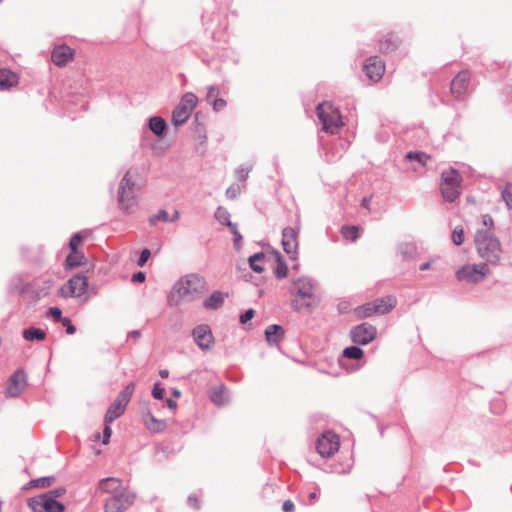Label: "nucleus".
Masks as SVG:
<instances>
[{
    "label": "nucleus",
    "mask_w": 512,
    "mask_h": 512,
    "mask_svg": "<svg viewBox=\"0 0 512 512\" xmlns=\"http://www.w3.org/2000/svg\"><path fill=\"white\" fill-rule=\"evenodd\" d=\"M206 291L205 280L197 274H190L177 281L168 296L170 306L192 302Z\"/></svg>",
    "instance_id": "obj_2"
},
{
    "label": "nucleus",
    "mask_w": 512,
    "mask_h": 512,
    "mask_svg": "<svg viewBox=\"0 0 512 512\" xmlns=\"http://www.w3.org/2000/svg\"><path fill=\"white\" fill-rule=\"evenodd\" d=\"M143 421L146 428L153 433H159L166 429L165 421L157 419L150 411L143 414Z\"/></svg>",
    "instance_id": "obj_20"
},
{
    "label": "nucleus",
    "mask_w": 512,
    "mask_h": 512,
    "mask_svg": "<svg viewBox=\"0 0 512 512\" xmlns=\"http://www.w3.org/2000/svg\"><path fill=\"white\" fill-rule=\"evenodd\" d=\"M398 47V38L388 35L384 40L380 41V50L383 52L393 51Z\"/></svg>",
    "instance_id": "obj_33"
},
{
    "label": "nucleus",
    "mask_w": 512,
    "mask_h": 512,
    "mask_svg": "<svg viewBox=\"0 0 512 512\" xmlns=\"http://www.w3.org/2000/svg\"><path fill=\"white\" fill-rule=\"evenodd\" d=\"M374 302V311H376V314H385L388 313L391 309H393L396 304L397 300L392 295H387L385 297L376 299Z\"/></svg>",
    "instance_id": "obj_21"
},
{
    "label": "nucleus",
    "mask_w": 512,
    "mask_h": 512,
    "mask_svg": "<svg viewBox=\"0 0 512 512\" xmlns=\"http://www.w3.org/2000/svg\"><path fill=\"white\" fill-rule=\"evenodd\" d=\"M254 314H255V312L253 309L246 310L243 314L240 315V322L242 324L247 323L254 317Z\"/></svg>",
    "instance_id": "obj_58"
},
{
    "label": "nucleus",
    "mask_w": 512,
    "mask_h": 512,
    "mask_svg": "<svg viewBox=\"0 0 512 512\" xmlns=\"http://www.w3.org/2000/svg\"><path fill=\"white\" fill-rule=\"evenodd\" d=\"M197 103H198L197 96L192 92H187L182 96L179 104H181L182 106H184L185 108H187L189 111L192 112L193 109L196 107Z\"/></svg>",
    "instance_id": "obj_32"
},
{
    "label": "nucleus",
    "mask_w": 512,
    "mask_h": 512,
    "mask_svg": "<svg viewBox=\"0 0 512 512\" xmlns=\"http://www.w3.org/2000/svg\"><path fill=\"white\" fill-rule=\"evenodd\" d=\"M502 200L508 209H512V184L507 183L501 192Z\"/></svg>",
    "instance_id": "obj_41"
},
{
    "label": "nucleus",
    "mask_w": 512,
    "mask_h": 512,
    "mask_svg": "<svg viewBox=\"0 0 512 512\" xmlns=\"http://www.w3.org/2000/svg\"><path fill=\"white\" fill-rule=\"evenodd\" d=\"M99 490L107 493L108 496L113 495L123 489L121 481L118 478L110 477L102 479L98 484Z\"/></svg>",
    "instance_id": "obj_19"
},
{
    "label": "nucleus",
    "mask_w": 512,
    "mask_h": 512,
    "mask_svg": "<svg viewBox=\"0 0 512 512\" xmlns=\"http://www.w3.org/2000/svg\"><path fill=\"white\" fill-rule=\"evenodd\" d=\"M23 337L27 341H41L45 339L46 333L40 328L29 327L23 331Z\"/></svg>",
    "instance_id": "obj_28"
},
{
    "label": "nucleus",
    "mask_w": 512,
    "mask_h": 512,
    "mask_svg": "<svg viewBox=\"0 0 512 512\" xmlns=\"http://www.w3.org/2000/svg\"><path fill=\"white\" fill-rule=\"evenodd\" d=\"M452 241L455 245L460 246L464 242V231L460 227H456L452 232Z\"/></svg>",
    "instance_id": "obj_44"
},
{
    "label": "nucleus",
    "mask_w": 512,
    "mask_h": 512,
    "mask_svg": "<svg viewBox=\"0 0 512 512\" xmlns=\"http://www.w3.org/2000/svg\"><path fill=\"white\" fill-rule=\"evenodd\" d=\"M298 232L291 227H286L282 231V245L284 251L290 256L291 259H295L298 250Z\"/></svg>",
    "instance_id": "obj_15"
},
{
    "label": "nucleus",
    "mask_w": 512,
    "mask_h": 512,
    "mask_svg": "<svg viewBox=\"0 0 512 512\" xmlns=\"http://www.w3.org/2000/svg\"><path fill=\"white\" fill-rule=\"evenodd\" d=\"M377 334L375 326L367 322L353 327L350 331L351 339L359 345H367L372 342Z\"/></svg>",
    "instance_id": "obj_11"
},
{
    "label": "nucleus",
    "mask_w": 512,
    "mask_h": 512,
    "mask_svg": "<svg viewBox=\"0 0 512 512\" xmlns=\"http://www.w3.org/2000/svg\"><path fill=\"white\" fill-rule=\"evenodd\" d=\"M65 493H66V489L64 487H58L56 489L46 492L45 494L47 497H50V498L56 500V498L62 497Z\"/></svg>",
    "instance_id": "obj_50"
},
{
    "label": "nucleus",
    "mask_w": 512,
    "mask_h": 512,
    "mask_svg": "<svg viewBox=\"0 0 512 512\" xmlns=\"http://www.w3.org/2000/svg\"><path fill=\"white\" fill-rule=\"evenodd\" d=\"M343 356L349 359H360L363 356V350L358 346H350L344 349Z\"/></svg>",
    "instance_id": "obj_39"
},
{
    "label": "nucleus",
    "mask_w": 512,
    "mask_h": 512,
    "mask_svg": "<svg viewBox=\"0 0 512 512\" xmlns=\"http://www.w3.org/2000/svg\"><path fill=\"white\" fill-rule=\"evenodd\" d=\"M135 390V384L129 383L109 406L104 417V422L113 423L124 412Z\"/></svg>",
    "instance_id": "obj_7"
},
{
    "label": "nucleus",
    "mask_w": 512,
    "mask_h": 512,
    "mask_svg": "<svg viewBox=\"0 0 512 512\" xmlns=\"http://www.w3.org/2000/svg\"><path fill=\"white\" fill-rule=\"evenodd\" d=\"M192 336L198 347L203 351L210 350L214 343L212 331L210 327L205 324L196 326L192 331Z\"/></svg>",
    "instance_id": "obj_14"
},
{
    "label": "nucleus",
    "mask_w": 512,
    "mask_h": 512,
    "mask_svg": "<svg viewBox=\"0 0 512 512\" xmlns=\"http://www.w3.org/2000/svg\"><path fill=\"white\" fill-rule=\"evenodd\" d=\"M461 175L455 169L445 170L441 174V194L448 202H454L461 193Z\"/></svg>",
    "instance_id": "obj_6"
},
{
    "label": "nucleus",
    "mask_w": 512,
    "mask_h": 512,
    "mask_svg": "<svg viewBox=\"0 0 512 512\" xmlns=\"http://www.w3.org/2000/svg\"><path fill=\"white\" fill-rule=\"evenodd\" d=\"M288 268L284 261H282L280 258L278 259V264L275 268V276L278 279L284 278L287 276Z\"/></svg>",
    "instance_id": "obj_43"
},
{
    "label": "nucleus",
    "mask_w": 512,
    "mask_h": 512,
    "mask_svg": "<svg viewBox=\"0 0 512 512\" xmlns=\"http://www.w3.org/2000/svg\"><path fill=\"white\" fill-rule=\"evenodd\" d=\"M251 170V167H239L235 170L236 178L239 181H246L248 178V174Z\"/></svg>",
    "instance_id": "obj_48"
},
{
    "label": "nucleus",
    "mask_w": 512,
    "mask_h": 512,
    "mask_svg": "<svg viewBox=\"0 0 512 512\" xmlns=\"http://www.w3.org/2000/svg\"><path fill=\"white\" fill-rule=\"evenodd\" d=\"M72 56V49L66 45H61L54 48L51 57L55 65L62 67L72 59Z\"/></svg>",
    "instance_id": "obj_18"
},
{
    "label": "nucleus",
    "mask_w": 512,
    "mask_h": 512,
    "mask_svg": "<svg viewBox=\"0 0 512 512\" xmlns=\"http://www.w3.org/2000/svg\"><path fill=\"white\" fill-rule=\"evenodd\" d=\"M399 252L403 255L404 258L411 257L415 252V246L410 243H405L399 246Z\"/></svg>",
    "instance_id": "obj_45"
},
{
    "label": "nucleus",
    "mask_w": 512,
    "mask_h": 512,
    "mask_svg": "<svg viewBox=\"0 0 512 512\" xmlns=\"http://www.w3.org/2000/svg\"><path fill=\"white\" fill-rule=\"evenodd\" d=\"M27 376L24 370H16L8 380L5 393L8 397H18L26 388Z\"/></svg>",
    "instance_id": "obj_13"
},
{
    "label": "nucleus",
    "mask_w": 512,
    "mask_h": 512,
    "mask_svg": "<svg viewBox=\"0 0 512 512\" xmlns=\"http://www.w3.org/2000/svg\"><path fill=\"white\" fill-rule=\"evenodd\" d=\"M475 245L478 255L488 264H499L502 256V246L493 231L478 230L475 235Z\"/></svg>",
    "instance_id": "obj_3"
},
{
    "label": "nucleus",
    "mask_w": 512,
    "mask_h": 512,
    "mask_svg": "<svg viewBox=\"0 0 512 512\" xmlns=\"http://www.w3.org/2000/svg\"><path fill=\"white\" fill-rule=\"evenodd\" d=\"M104 423H105V427H104V430H103V440H102V443L103 444H108L109 440H110V437H111V434H112V429L110 427V425L112 423H108V422H104Z\"/></svg>",
    "instance_id": "obj_55"
},
{
    "label": "nucleus",
    "mask_w": 512,
    "mask_h": 512,
    "mask_svg": "<svg viewBox=\"0 0 512 512\" xmlns=\"http://www.w3.org/2000/svg\"><path fill=\"white\" fill-rule=\"evenodd\" d=\"M370 201H371V197H364L361 201V206L365 209H370Z\"/></svg>",
    "instance_id": "obj_63"
},
{
    "label": "nucleus",
    "mask_w": 512,
    "mask_h": 512,
    "mask_svg": "<svg viewBox=\"0 0 512 512\" xmlns=\"http://www.w3.org/2000/svg\"><path fill=\"white\" fill-rule=\"evenodd\" d=\"M67 268H75L84 264V255L79 253L78 250L75 252L71 251L65 260Z\"/></svg>",
    "instance_id": "obj_30"
},
{
    "label": "nucleus",
    "mask_w": 512,
    "mask_h": 512,
    "mask_svg": "<svg viewBox=\"0 0 512 512\" xmlns=\"http://www.w3.org/2000/svg\"><path fill=\"white\" fill-rule=\"evenodd\" d=\"M44 512H64L65 506L55 499L46 497Z\"/></svg>",
    "instance_id": "obj_36"
},
{
    "label": "nucleus",
    "mask_w": 512,
    "mask_h": 512,
    "mask_svg": "<svg viewBox=\"0 0 512 512\" xmlns=\"http://www.w3.org/2000/svg\"><path fill=\"white\" fill-rule=\"evenodd\" d=\"M295 506L294 503L291 500H286L283 503L282 510L284 512H294Z\"/></svg>",
    "instance_id": "obj_61"
},
{
    "label": "nucleus",
    "mask_w": 512,
    "mask_h": 512,
    "mask_svg": "<svg viewBox=\"0 0 512 512\" xmlns=\"http://www.w3.org/2000/svg\"><path fill=\"white\" fill-rule=\"evenodd\" d=\"M150 255H151V252H150L149 249H147V248L143 249L141 251V254H140L139 259L137 261V265L140 266V267H143L147 263Z\"/></svg>",
    "instance_id": "obj_52"
},
{
    "label": "nucleus",
    "mask_w": 512,
    "mask_h": 512,
    "mask_svg": "<svg viewBox=\"0 0 512 512\" xmlns=\"http://www.w3.org/2000/svg\"><path fill=\"white\" fill-rule=\"evenodd\" d=\"M191 115V111H189L187 108L182 106L181 104H178L176 108L172 112V124L175 127L183 125L188 118Z\"/></svg>",
    "instance_id": "obj_24"
},
{
    "label": "nucleus",
    "mask_w": 512,
    "mask_h": 512,
    "mask_svg": "<svg viewBox=\"0 0 512 512\" xmlns=\"http://www.w3.org/2000/svg\"><path fill=\"white\" fill-rule=\"evenodd\" d=\"M211 401L218 406L225 405L228 402V393L224 386L215 387L211 391Z\"/></svg>",
    "instance_id": "obj_27"
},
{
    "label": "nucleus",
    "mask_w": 512,
    "mask_h": 512,
    "mask_svg": "<svg viewBox=\"0 0 512 512\" xmlns=\"http://www.w3.org/2000/svg\"><path fill=\"white\" fill-rule=\"evenodd\" d=\"M46 494H42V495H39V496H35V497H31L29 500H28V507L33 511V512H44V509H45V502H46Z\"/></svg>",
    "instance_id": "obj_29"
},
{
    "label": "nucleus",
    "mask_w": 512,
    "mask_h": 512,
    "mask_svg": "<svg viewBox=\"0 0 512 512\" xmlns=\"http://www.w3.org/2000/svg\"><path fill=\"white\" fill-rule=\"evenodd\" d=\"M225 294H223L222 292L220 291H215L213 292L210 297H208L203 305L205 308L207 309H212V310H216L218 308H220L223 303H224V300H225Z\"/></svg>",
    "instance_id": "obj_26"
},
{
    "label": "nucleus",
    "mask_w": 512,
    "mask_h": 512,
    "mask_svg": "<svg viewBox=\"0 0 512 512\" xmlns=\"http://www.w3.org/2000/svg\"><path fill=\"white\" fill-rule=\"evenodd\" d=\"M316 114L323 130L328 133L335 134L343 126L340 112L329 102L318 104Z\"/></svg>",
    "instance_id": "obj_5"
},
{
    "label": "nucleus",
    "mask_w": 512,
    "mask_h": 512,
    "mask_svg": "<svg viewBox=\"0 0 512 512\" xmlns=\"http://www.w3.org/2000/svg\"><path fill=\"white\" fill-rule=\"evenodd\" d=\"M209 104H211L213 106V109L215 111H221L222 109L225 108L226 106V101L223 99V98H215L212 102H210Z\"/></svg>",
    "instance_id": "obj_54"
},
{
    "label": "nucleus",
    "mask_w": 512,
    "mask_h": 512,
    "mask_svg": "<svg viewBox=\"0 0 512 512\" xmlns=\"http://www.w3.org/2000/svg\"><path fill=\"white\" fill-rule=\"evenodd\" d=\"M339 446V438L332 432L324 433L316 442V450L322 457H331L338 451Z\"/></svg>",
    "instance_id": "obj_12"
},
{
    "label": "nucleus",
    "mask_w": 512,
    "mask_h": 512,
    "mask_svg": "<svg viewBox=\"0 0 512 512\" xmlns=\"http://www.w3.org/2000/svg\"><path fill=\"white\" fill-rule=\"evenodd\" d=\"M165 394L164 388L160 386L159 383H156L152 389V396L155 399L162 400Z\"/></svg>",
    "instance_id": "obj_53"
},
{
    "label": "nucleus",
    "mask_w": 512,
    "mask_h": 512,
    "mask_svg": "<svg viewBox=\"0 0 512 512\" xmlns=\"http://www.w3.org/2000/svg\"><path fill=\"white\" fill-rule=\"evenodd\" d=\"M149 129L158 137H162L165 134L167 124L166 121L158 116H153L148 122Z\"/></svg>",
    "instance_id": "obj_25"
},
{
    "label": "nucleus",
    "mask_w": 512,
    "mask_h": 512,
    "mask_svg": "<svg viewBox=\"0 0 512 512\" xmlns=\"http://www.w3.org/2000/svg\"><path fill=\"white\" fill-rule=\"evenodd\" d=\"M482 223L485 226L484 230H490V231L493 230L494 221L490 215H488V214L482 215Z\"/></svg>",
    "instance_id": "obj_56"
},
{
    "label": "nucleus",
    "mask_w": 512,
    "mask_h": 512,
    "mask_svg": "<svg viewBox=\"0 0 512 512\" xmlns=\"http://www.w3.org/2000/svg\"><path fill=\"white\" fill-rule=\"evenodd\" d=\"M289 293L291 295V308L298 313L311 314L321 302L318 283L308 276L292 279Z\"/></svg>",
    "instance_id": "obj_1"
},
{
    "label": "nucleus",
    "mask_w": 512,
    "mask_h": 512,
    "mask_svg": "<svg viewBox=\"0 0 512 512\" xmlns=\"http://www.w3.org/2000/svg\"><path fill=\"white\" fill-rule=\"evenodd\" d=\"M230 230L234 236V238H233L234 247H235V249L239 250L241 247L242 235L238 231L237 224L235 226H233L232 228H230Z\"/></svg>",
    "instance_id": "obj_49"
},
{
    "label": "nucleus",
    "mask_w": 512,
    "mask_h": 512,
    "mask_svg": "<svg viewBox=\"0 0 512 512\" xmlns=\"http://www.w3.org/2000/svg\"><path fill=\"white\" fill-rule=\"evenodd\" d=\"M343 237L347 240L355 241L359 237V227L357 226H344L341 229Z\"/></svg>",
    "instance_id": "obj_37"
},
{
    "label": "nucleus",
    "mask_w": 512,
    "mask_h": 512,
    "mask_svg": "<svg viewBox=\"0 0 512 512\" xmlns=\"http://www.w3.org/2000/svg\"><path fill=\"white\" fill-rule=\"evenodd\" d=\"M169 222V214L166 210L161 209L156 214H153L149 217V224L151 226L156 225L157 222Z\"/></svg>",
    "instance_id": "obj_40"
},
{
    "label": "nucleus",
    "mask_w": 512,
    "mask_h": 512,
    "mask_svg": "<svg viewBox=\"0 0 512 512\" xmlns=\"http://www.w3.org/2000/svg\"><path fill=\"white\" fill-rule=\"evenodd\" d=\"M284 335V329L280 325H270L265 330V337L269 345H277Z\"/></svg>",
    "instance_id": "obj_22"
},
{
    "label": "nucleus",
    "mask_w": 512,
    "mask_h": 512,
    "mask_svg": "<svg viewBox=\"0 0 512 512\" xmlns=\"http://www.w3.org/2000/svg\"><path fill=\"white\" fill-rule=\"evenodd\" d=\"M17 83V74L8 69H0V90H7Z\"/></svg>",
    "instance_id": "obj_23"
},
{
    "label": "nucleus",
    "mask_w": 512,
    "mask_h": 512,
    "mask_svg": "<svg viewBox=\"0 0 512 512\" xmlns=\"http://www.w3.org/2000/svg\"><path fill=\"white\" fill-rule=\"evenodd\" d=\"M264 258L265 255L263 252L255 253L254 255H251L249 257V265L254 272L261 273L264 270V267L258 263L262 261Z\"/></svg>",
    "instance_id": "obj_34"
},
{
    "label": "nucleus",
    "mask_w": 512,
    "mask_h": 512,
    "mask_svg": "<svg viewBox=\"0 0 512 512\" xmlns=\"http://www.w3.org/2000/svg\"><path fill=\"white\" fill-rule=\"evenodd\" d=\"M49 315L55 319V321H62V311L58 307H51L49 309Z\"/></svg>",
    "instance_id": "obj_59"
},
{
    "label": "nucleus",
    "mask_w": 512,
    "mask_h": 512,
    "mask_svg": "<svg viewBox=\"0 0 512 512\" xmlns=\"http://www.w3.org/2000/svg\"><path fill=\"white\" fill-rule=\"evenodd\" d=\"M54 481H55V478L53 476L41 477L38 479L31 480L28 485H29V487L46 488V487L51 486L54 483Z\"/></svg>",
    "instance_id": "obj_38"
},
{
    "label": "nucleus",
    "mask_w": 512,
    "mask_h": 512,
    "mask_svg": "<svg viewBox=\"0 0 512 512\" xmlns=\"http://www.w3.org/2000/svg\"><path fill=\"white\" fill-rule=\"evenodd\" d=\"M62 324L66 327L67 334L73 335L76 332V327L72 324L69 318H63Z\"/></svg>",
    "instance_id": "obj_57"
},
{
    "label": "nucleus",
    "mask_w": 512,
    "mask_h": 512,
    "mask_svg": "<svg viewBox=\"0 0 512 512\" xmlns=\"http://www.w3.org/2000/svg\"><path fill=\"white\" fill-rule=\"evenodd\" d=\"M81 240H82V236H81V234H80V233H76V234H74V235L71 237L70 241H69V247H70V250H71V251H73V252H75V251L77 250L78 245H79V243L81 242Z\"/></svg>",
    "instance_id": "obj_51"
},
{
    "label": "nucleus",
    "mask_w": 512,
    "mask_h": 512,
    "mask_svg": "<svg viewBox=\"0 0 512 512\" xmlns=\"http://www.w3.org/2000/svg\"><path fill=\"white\" fill-rule=\"evenodd\" d=\"M367 77L373 81H378L382 78L385 65L377 56L370 57L368 63L364 66Z\"/></svg>",
    "instance_id": "obj_16"
},
{
    "label": "nucleus",
    "mask_w": 512,
    "mask_h": 512,
    "mask_svg": "<svg viewBox=\"0 0 512 512\" xmlns=\"http://www.w3.org/2000/svg\"><path fill=\"white\" fill-rule=\"evenodd\" d=\"M180 214L178 210H174L172 217H169V222H175L179 219Z\"/></svg>",
    "instance_id": "obj_64"
},
{
    "label": "nucleus",
    "mask_w": 512,
    "mask_h": 512,
    "mask_svg": "<svg viewBox=\"0 0 512 512\" xmlns=\"http://www.w3.org/2000/svg\"><path fill=\"white\" fill-rule=\"evenodd\" d=\"M490 269L487 263L466 264L456 271V278L459 281L469 283H480L489 275Z\"/></svg>",
    "instance_id": "obj_8"
},
{
    "label": "nucleus",
    "mask_w": 512,
    "mask_h": 512,
    "mask_svg": "<svg viewBox=\"0 0 512 512\" xmlns=\"http://www.w3.org/2000/svg\"><path fill=\"white\" fill-rule=\"evenodd\" d=\"M405 158L410 161H417L422 166H425L430 160V156L428 154L419 151H410L406 154Z\"/></svg>",
    "instance_id": "obj_35"
},
{
    "label": "nucleus",
    "mask_w": 512,
    "mask_h": 512,
    "mask_svg": "<svg viewBox=\"0 0 512 512\" xmlns=\"http://www.w3.org/2000/svg\"><path fill=\"white\" fill-rule=\"evenodd\" d=\"M470 75L467 71L458 73L451 82V93L460 98L468 89Z\"/></svg>",
    "instance_id": "obj_17"
},
{
    "label": "nucleus",
    "mask_w": 512,
    "mask_h": 512,
    "mask_svg": "<svg viewBox=\"0 0 512 512\" xmlns=\"http://www.w3.org/2000/svg\"><path fill=\"white\" fill-rule=\"evenodd\" d=\"M146 279V275L144 272H137L132 275V281L133 282H144Z\"/></svg>",
    "instance_id": "obj_62"
},
{
    "label": "nucleus",
    "mask_w": 512,
    "mask_h": 512,
    "mask_svg": "<svg viewBox=\"0 0 512 512\" xmlns=\"http://www.w3.org/2000/svg\"><path fill=\"white\" fill-rule=\"evenodd\" d=\"M135 495L126 488L105 499V512H122L133 504Z\"/></svg>",
    "instance_id": "obj_9"
},
{
    "label": "nucleus",
    "mask_w": 512,
    "mask_h": 512,
    "mask_svg": "<svg viewBox=\"0 0 512 512\" xmlns=\"http://www.w3.org/2000/svg\"><path fill=\"white\" fill-rule=\"evenodd\" d=\"M220 94V90L217 86L212 85L208 87L206 100L208 103L212 102L215 98H218Z\"/></svg>",
    "instance_id": "obj_47"
},
{
    "label": "nucleus",
    "mask_w": 512,
    "mask_h": 512,
    "mask_svg": "<svg viewBox=\"0 0 512 512\" xmlns=\"http://www.w3.org/2000/svg\"><path fill=\"white\" fill-rule=\"evenodd\" d=\"M87 287L88 278L84 274L78 273L60 288L59 295L63 298L81 297L86 292Z\"/></svg>",
    "instance_id": "obj_10"
},
{
    "label": "nucleus",
    "mask_w": 512,
    "mask_h": 512,
    "mask_svg": "<svg viewBox=\"0 0 512 512\" xmlns=\"http://www.w3.org/2000/svg\"><path fill=\"white\" fill-rule=\"evenodd\" d=\"M137 189L130 171H127L118 187V206L124 213H131L137 205Z\"/></svg>",
    "instance_id": "obj_4"
},
{
    "label": "nucleus",
    "mask_w": 512,
    "mask_h": 512,
    "mask_svg": "<svg viewBox=\"0 0 512 512\" xmlns=\"http://www.w3.org/2000/svg\"><path fill=\"white\" fill-rule=\"evenodd\" d=\"M374 302L366 303L362 306H360L357 311L361 317L367 318L372 316L373 314H376V311H374Z\"/></svg>",
    "instance_id": "obj_42"
},
{
    "label": "nucleus",
    "mask_w": 512,
    "mask_h": 512,
    "mask_svg": "<svg viewBox=\"0 0 512 512\" xmlns=\"http://www.w3.org/2000/svg\"><path fill=\"white\" fill-rule=\"evenodd\" d=\"M241 193V188L237 184H232L226 190V196L229 199H235Z\"/></svg>",
    "instance_id": "obj_46"
},
{
    "label": "nucleus",
    "mask_w": 512,
    "mask_h": 512,
    "mask_svg": "<svg viewBox=\"0 0 512 512\" xmlns=\"http://www.w3.org/2000/svg\"><path fill=\"white\" fill-rule=\"evenodd\" d=\"M187 502H188V505H189L190 507H192L193 509H198V508L200 507L199 500H198V498L196 497V495H194V494H193V495H190V496L188 497Z\"/></svg>",
    "instance_id": "obj_60"
},
{
    "label": "nucleus",
    "mask_w": 512,
    "mask_h": 512,
    "mask_svg": "<svg viewBox=\"0 0 512 512\" xmlns=\"http://www.w3.org/2000/svg\"><path fill=\"white\" fill-rule=\"evenodd\" d=\"M215 218L220 224L225 225L229 228H232L233 226L236 225L235 223H232L230 221V213L224 207L219 206L216 209Z\"/></svg>",
    "instance_id": "obj_31"
}]
</instances>
